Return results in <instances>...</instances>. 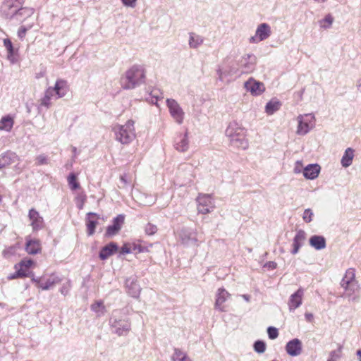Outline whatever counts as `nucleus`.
<instances>
[{
	"mask_svg": "<svg viewBox=\"0 0 361 361\" xmlns=\"http://www.w3.org/2000/svg\"><path fill=\"white\" fill-rule=\"evenodd\" d=\"M226 135L232 147L240 149L248 148L249 142L247 138V130L238 123L231 122L229 123L226 130Z\"/></svg>",
	"mask_w": 361,
	"mask_h": 361,
	"instance_id": "nucleus-1",
	"label": "nucleus"
},
{
	"mask_svg": "<svg viewBox=\"0 0 361 361\" xmlns=\"http://www.w3.org/2000/svg\"><path fill=\"white\" fill-rule=\"evenodd\" d=\"M344 293L343 296L349 300L357 301L359 298L360 286L355 278V270L348 269L340 283Z\"/></svg>",
	"mask_w": 361,
	"mask_h": 361,
	"instance_id": "nucleus-2",
	"label": "nucleus"
},
{
	"mask_svg": "<svg viewBox=\"0 0 361 361\" xmlns=\"http://www.w3.org/2000/svg\"><path fill=\"white\" fill-rule=\"evenodd\" d=\"M145 81V72L142 66L135 65L128 70L121 78V84L123 89L130 90L139 87Z\"/></svg>",
	"mask_w": 361,
	"mask_h": 361,
	"instance_id": "nucleus-3",
	"label": "nucleus"
},
{
	"mask_svg": "<svg viewBox=\"0 0 361 361\" xmlns=\"http://www.w3.org/2000/svg\"><path fill=\"white\" fill-rule=\"evenodd\" d=\"M116 139L122 144L130 143L135 137L134 121L128 120L123 125H116L114 128Z\"/></svg>",
	"mask_w": 361,
	"mask_h": 361,
	"instance_id": "nucleus-4",
	"label": "nucleus"
},
{
	"mask_svg": "<svg viewBox=\"0 0 361 361\" xmlns=\"http://www.w3.org/2000/svg\"><path fill=\"white\" fill-rule=\"evenodd\" d=\"M298 126L296 134L305 135L315 126V117L312 114H300L297 117Z\"/></svg>",
	"mask_w": 361,
	"mask_h": 361,
	"instance_id": "nucleus-5",
	"label": "nucleus"
},
{
	"mask_svg": "<svg viewBox=\"0 0 361 361\" xmlns=\"http://www.w3.org/2000/svg\"><path fill=\"white\" fill-rule=\"evenodd\" d=\"M13 165V169L17 173L22 172L23 167L20 157L15 152L8 151L0 155V168Z\"/></svg>",
	"mask_w": 361,
	"mask_h": 361,
	"instance_id": "nucleus-6",
	"label": "nucleus"
},
{
	"mask_svg": "<svg viewBox=\"0 0 361 361\" xmlns=\"http://www.w3.org/2000/svg\"><path fill=\"white\" fill-rule=\"evenodd\" d=\"M198 213L207 214L215 208L214 200L211 195L200 194L196 198Z\"/></svg>",
	"mask_w": 361,
	"mask_h": 361,
	"instance_id": "nucleus-7",
	"label": "nucleus"
},
{
	"mask_svg": "<svg viewBox=\"0 0 361 361\" xmlns=\"http://www.w3.org/2000/svg\"><path fill=\"white\" fill-rule=\"evenodd\" d=\"M32 8L19 6L9 10L8 13H1L2 16L7 19L15 20L17 22H23L33 14Z\"/></svg>",
	"mask_w": 361,
	"mask_h": 361,
	"instance_id": "nucleus-8",
	"label": "nucleus"
},
{
	"mask_svg": "<svg viewBox=\"0 0 361 361\" xmlns=\"http://www.w3.org/2000/svg\"><path fill=\"white\" fill-rule=\"evenodd\" d=\"M167 106L170 114L176 123L180 124L184 119V112L180 105L174 99H167Z\"/></svg>",
	"mask_w": 361,
	"mask_h": 361,
	"instance_id": "nucleus-9",
	"label": "nucleus"
},
{
	"mask_svg": "<svg viewBox=\"0 0 361 361\" xmlns=\"http://www.w3.org/2000/svg\"><path fill=\"white\" fill-rule=\"evenodd\" d=\"M257 57L252 54H247L241 57L238 66L242 68L241 73H250L255 69Z\"/></svg>",
	"mask_w": 361,
	"mask_h": 361,
	"instance_id": "nucleus-10",
	"label": "nucleus"
},
{
	"mask_svg": "<svg viewBox=\"0 0 361 361\" xmlns=\"http://www.w3.org/2000/svg\"><path fill=\"white\" fill-rule=\"evenodd\" d=\"M125 288L127 293L133 298H139L141 288L135 276H130L126 280Z\"/></svg>",
	"mask_w": 361,
	"mask_h": 361,
	"instance_id": "nucleus-11",
	"label": "nucleus"
},
{
	"mask_svg": "<svg viewBox=\"0 0 361 361\" xmlns=\"http://www.w3.org/2000/svg\"><path fill=\"white\" fill-rule=\"evenodd\" d=\"M286 351L291 357H297L302 352V343L298 338H293L286 345Z\"/></svg>",
	"mask_w": 361,
	"mask_h": 361,
	"instance_id": "nucleus-12",
	"label": "nucleus"
},
{
	"mask_svg": "<svg viewBox=\"0 0 361 361\" xmlns=\"http://www.w3.org/2000/svg\"><path fill=\"white\" fill-rule=\"evenodd\" d=\"M303 295L304 290L302 288L298 289L297 291L290 295L288 301V307L290 312L294 311L302 305Z\"/></svg>",
	"mask_w": 361,
	"mask_h": 361,
	"instance_id": "nucleus-13",
	"label": "nucleus"
},
{
	"mask_svg": "<svg viewBox=\"0 0 361 361\" xmlns=\"http://www.w3.org/2000/svg\"><path fill=\"white\" fill-rule=\"evenodd\" d=\"M230 296V293L224 288H219L216 296L215 307L221 312H224L225 306L224 304Z\"/></svg>",
	"mask_w": 361,
	"mask_h": 361,
	"instance_id": "nucleus-14",
	"label": "nucleus"
},
{
	"mask_svg": "<svg viewBox=\"0 0 361 361\" xmlns=\"http://www.w3.org/2000/svg\"><path fill=\"white\" fill-rule=\"evenodd\" d=\"M190 146L188 133L186 131L180 134L175 141V149L180 152H185Z\"/></svg>",
	"mask_w": 361,
	"mask_h": 361,
	"instance_id": "nucleus-15",
	"label": "nucleus"
},
{
	"mask_svg": "<svg viewBox=\"0 0 361 361\" xmlns=\"http://www.w3.org/2000/svg\"><path fill=\"white\" fill-rule=\"evenodd\" d=\"M112 326L115 329V332L118 336H126L130 330V323L128 320L114 321Z\"/></svg>",
	"mask_w": 361,
	"mask_h": 361,
	"instance_id": "nucleus-16",
	"label": "nucleus"
},
{
	"mask_svg": "<svg viewBox=\"0 0 361 361\" xmlns=\"http://www.w3.org/2000/svg\"><path fill=\"white\" fill-rule=\"evenodd\" d=\"M30 226L34 231L39 230L43 227V218L39 215V212L34 209L29 211L28 214Z\"/></svg>",
	"mask_w": 361,
	"mask_h": 361,
	"instance_id": "nucleus-17",
	"label": "nucleus"
},
{
	"mask_svg": "<svg viewBox=\"0 0 361 361\" xmlns=\"http://www.w3.org/2000/svg\"><path fill=\"white\" fill-rule=\"evenodd\" d=\"M321 167L319 164H308L304 168L303 176L308 180L317 178L320 173Z\"/></svg>",
	"mask_w": 361,
	"mask_h": 361,
	"instance_id": "nucleus-18",
	"label": "nucleus"
},
{
	"mask_svg": "<svg viewBox=\"0 0 361 361\" xmlns=\"http://www.w3.org/2000/svg\"><path fill=\"white\" fill-rule=\"evenodd\" d=\"M124 222V216L118 215L116 216L113 221V224L108 226L106 228V235L108 236H113L118 233V232L121 230V226Z\"/></svg>",
	"mask_w": 361,
	"mask_h": 361,
	"instance_id": "nucleus-19",
	"label": "nucleus"
},
{
	"mask_svg": "<svg viewBox=\"0 0 361 361\" xmlns=\"http://www.w3.org/2000/svg\"><path fill=\"white\" fill-rule=\"evenodd\" d=\"M64 96L63 92H45L44 96L41 99V104L48 106L53 100Z\"/></svg>",
	"mask_w": 361,
	"mask_h": 361,
	"instance_id": "nucleus-20",
	"label": "nucleus"
},
{
	"mask_svg": "<svg viewBox=\"0 0 361 361\" xmlns=\"http://www.w3.org/2000/svg\"><path fill=\"white\" fill-rule=\"evenodd\" d=\"M255 32L260 40H265L269 38L271 34V27L267 23H261L257 26Z\"/></svg>",
	"mask_w": 361,
	"mask_h": 361,
	"instance_id": "nucleus-21",
	"label": "nucleus"
},
{
	"mask_svg": "<svg viewBox=\"0 0 361 361\" xmlns=\"http://www.w3.org/2000/svg\"><path fill=\"white\" fill-rule=\"evenodd\" d=\"M310 245L315 250H320L326 247V239L322 235H312L309 240Z\"/></svg>",
	"mask_w": 361,
	"mask_h": 361,
	"instance_id": "nucleus-22",
	"label": "nucleus"
},
{
	"mask_svg": "<svg viewBox=\"0 0 361 361\" xmlns=\"http://www.w3.org/2000/svg\"><path fill=\"white\" fill-rule=\"evenodd\" d=\"M25 0H4L1 7V13H8L12 8L23 6Z\"/></svg>",
	"mask_w": 361,
	"mask_h": 361,
	"instance_id": "nucleus-23",
	"label": "nucleus"
},
{
	"mask_svg": "<svg viewBox=\"0 0 361 361\" xmlns=\"http://www.w3.org/2000/svg\"><path fill=\"white\" fill-rule=\"evenodd\" d=\"M354 157H355V150L351 147L347 148L345 150L344 154L342 156V158L341 160V164L342 166L344 168H347V167L350 166L353 163Z\"/></svg>",
	"mask_w": 361,
	"mask_h": 361,
	"instance_id": "nucleus-24",
	"label": "nucleus"
},
{
	"mask_svg": "<svg viewBox=\"0 0 361 361\" xmlns=\"http://www.w3.org/2000/svg\"><path fill=\"white\" fill-rule=\"evenodd\" d=\"M118 250V246L114 243H111L104 246L99 252V257L101 259L104 260L111 256Z\"/></svg>",
	"mask_w": 361,
	"mask_h": 361,
	"instance_id": "nucleus-25",
	"label": "nucleus"
},
{
	"mask_svg": "<svg viewBox=\"0 0 361 361\" xmlns=\"http://www.w3.org/2000/svg\"><path fill=\"white\" fill-rule=\"evenodd\" d=\"M25 250L30 255H35L41 251L40 243L37 240L27 239Z\"/></svg>",
	"mask_w": 361,
	"mask_h": 361,
	"instance_id": "nucleus-26",
	"label": "nucleus"
},
{
	"mask_svg": "<svg viewBox=\"0 0 361 361\" xmlns=\"http://www.w3.org/2000/svg\"><path fill=\"white\" fill-rule=\"evenodd\" d=\"M14 124V118L10 115L3 116L0 119V130L10 132Z\"/></svg>",
	"mask_w": 361,
	"mask_h": 361,
	"instance_id": "nucleus-27",
	"label": "nucleus"
},
{
	"mask_svg": "<svg viewBox=\"0 0 361 361\" xmlns=\"http://www.w3.org/2000/svg\"><path fill=\"white\" fill-rule=\"evenodd\" d=\"M32 281L37 283V286L41 288L42 290H47L52 287L55 283L59 282V280L55 276H50L44 282L42 279H32Z\"/></svg>",
	"mask_w": 361,
	"mask_h": 361,
	"instance_id": "nucleus-28",
	"label": "nucleus"
},
{
	"mask_svg": "<svg viewBox=\"0 0 361 361\" xmlns=\"http://www.w3.org/2000/svg\"><path fill=\"white\" fill-rule=\"evenodd\" d=\"M180 238L181 243L184 245L190 246L197 245V239L188 231H182L180 233Z\"/></svg>",
	"mask_w": 361,
	"mask_h": 361,
	"instance_id": "nucleus-29",
	"label": "nucleus"
},
{
	"mask_svg": "<svg viewBox=\"0 0 361 361\" xmlns=\"http://www.w3.org/2000/svg\"><path fill=\"white\" fill-rule=\"evenodd\" d=\"M87 219V228L88 235H92L94 233V230L97 224V216L94 213H89Z\"/></svg>",
	"mask_w": 361,
	"mask_h": 361,
	"instance_id": "nucleus-30",
	"label": "nucleus"
},
{
	"mask_svg": "<svg viewBox=\"0 0 361 361\" xmlns=\"http://www.w3.org/2000/svg\"><path fill=\"white\" fill-rule=\"evenodd\" d=\"M245 90H264V86L262 82L255 80L250 78L244 83Z\"/></svg>",
	"mask_w": 361,
	"mask_h": 361,
	"instance_id": "nucleus-31",
	"label": "nucleus"
},
{
	"mask_svg": "<svg viewBox=\"0 0 361 361\" xmlns=\"http://www.w3.org/2000/svg\"><path fill=\"white\" fill-rule=\"evenodd\" d=\"M281 106L280 101L276 98L271 99L265 106V111L267 114L271 115L278 111Z\"/></svg>",
	"mask_w": 361,
	"mask_h": 361,
	"instance_id": "nucleus-32",
	"label": "nucleus"
},
{
	"mask_svg": "<svg viewBox=\"0 0 361 361\" xmlns=\"http://www.w3.org/2000/svg\"><path fill=\"white\" fill-rule=\"evenodd\" d=\"M189 37V47L192 49H197L198 48L201 44H202L204 42V38L195 33V32H190Z\"/></svg>",
	"mask_w": 361,
	"mask_h": 361,
	"instance_id": "nucleus-33",
	"label": "nucleus"
},
{
	"mask_svg": "<svg viewBox=\"0 0 361 361\" xmlns=\"http://www.w3.org/2000/svg\"><path fill=\"white\" fill-rule=\"evenodd\" d=\"M171 359L172 361H191L187 353L178 348L174 349Z\"/></svg>",
	"mask_w": 361,
	"mask_h": 361,
	"instance_id": "nucleus-34",
	"label": "nucleus"
},
{
	"mask_svg": "<svg viewBox=\"0 0 361 361\" xmlns=\"http://www.w3.org/2000/svg\"><path fill=\"white\" fill-rule=\"evenodd\" d=\"M34 264V262L31 259H24L20 263L15 265V269H24L25 276H29L28 270Z\"/></svg>",
	"mask_w": 361,
	"mask_h": 361,
	"instance_id": "nucleus-35",
	"label": "nucleus"
},
{
	"mask_svg": "<svg viewBox=\"0 0 361 361\" xmlns=\"http://www.w3.org/2000/svg\"><path fill=\"white\" fill-rule=\"evenodd\" d=\"M4 45L8 51V56H7L8 59L11 63H14L15 62V59L13 57L14 49H13V44H12L11 41L9 39H4Z\"/></svg>",
	"mask_w": 361,
	"mask_h": 361,
	"instance_id": "nucleus-36",
	"label": "nucleus"
},
{
	"mask_svg": "<svg viewBox=\"0 0 361 361\" xmlns=\"http://www.w3.org/2000/svg\"><path fill=\"white\" fill-rule=\"evenodd\" d=\"M67 181L71 190H77L80 188V184L78 182L77 176L75 173H70L67 178Z\"/></svg>",
	"mask_w": 361,
	"mask_h": 361,
	"instance_id": "nucleus-37",
	"label": "nucleus"
},
{
	"mask_svg": "<svg viewBox=\"0 0 361 361\" xmlns=\"http://www.w3.org/2000/svg\"><path fill=\"white\" fill-rule=\"evenodd\" d=\"M92 310L99 316L103 314L105 312V307L102 301H97L92 305Z\"/></svg>",
	"mask_w": 361,
	"mask_h": 361,
	"instance_id": "nucleus-38",
	"label": "nucleus"
},
{
	"mask_svg": "<svg viewBox=\"0 0 361 361\" xmlns=\"http://www.w3.org/2000/svg\"><path fill=\"white\" fill-rule=\"evenodd\" d=\"M68 87H68V82L66 80H58L56 82L54 87L52 90L49 88L47 90H61L68 89Z\"/></svg>",
	"mask_w": 361,
	"mask_h": 361,
	"instance_id": "nucleus-39",
	"label": "nucleus"
},
{
	"mask_svg": "<svg viewBox=\"0 0 361 361\" xmlns=\"http://www.w3.org/2000/svg\"><path fill=\"white\" fill-rule=\"evenodd\" d=\"M18 250V247L16 245L8 247L3 250V256L6 258H8L13 255H14Z\"/></svg>",
	"mask_w": 361,
	"mask_h": 361,
	"instance_id": "nucleus-40",
	"label": "nucleus"
},
{
	"mask_svg": "<svg viewBox=\"0 0 361 361\" xmlns=\"http://www.w3.org/2000/svg\"><path fill=\"white\" fill-rule=\"evenodd\" d=\"M305 239H306L305 232L302 230H300L297 232L293 241L302 245Z\"/></svg>",
	"mask_w": 361,
	"mask_h": 361,
	"instance_id": "nucleus-41",
	"label": "nucleus"
},
{
	"mask_svg": "<svg viewBox=\"0 0 361 361\" xmlns=\"http://www.w3.org/2000/svg\"><path fill=\"white\" fill-rule=\"evenodd\" d=\"M157 231V227L156 225L151 223H147L145 226V232L148 235H152Z\"/></svg>",
	"mask_w": 361,
	"mask_h": 361,
	"instance_id": "nucleus-42",
	"label": "nucleus"
},
{
	"mask_svg": "<svg viewBox=\"0 0 361 361\" xmlns=\"http://www.w3.org/2000/svg\"><path fill=\"white\" fill-rule=\"evenodd\" d=\"M304 168L305 167L303 166L302 161H300V160L296 161L293 166V173L295 174H299L300 173H303Z\"/></svg>",
	"mask_w": 361,
	"mask_h": 361,
	"instance_id": "nucleus-43",
	"label": "nucleus"
},
{
	"mask_svg": "<svg viewBox=\"0 0 361 361\" xmlns=\"http://www.w3.org/2000/svg\"><path fill=\"white\" fill-rule=\"evenodd\" d=\"M132 245V252L135 253H141L147 251V249L142 247L140 244H137L135 243H131Z\"/></svg>",
	"mask_w": 361,
	"mask_h": 361,
	"instance_id": "nucleus-44",
	"label": "nucleus"
},
{
	"mask_svg": "<svg viewBox=\"0 0 361 361\" xmlns=\"http://www.w3.org/2000/svg\"><path fill=\"white\" fill-rule=\"evenodd\" d=\"M25 274L24 271V269H16V272L15 274H12L8 276V279L11 280L16 278H20V277H25Z\"/></svg>",
	"mask_w": 361,
	"mask_h": 361,
	"instance_id": "nucleus-45",
	"label": "nucleus"
},
{
	"mask_svg": "<svg viewBox=\"0 0 361 361\" xmlns=\"http://www.w3.org/2000/svg\"><path fill=\"white\" fill-rule=\"evenodd\" d=\"M255 350L259 353H262L265 351L266 345L262 341H257L254 345Z\"/></svg>",
	"mask_w": 361,
	"mask_h": 361,
	"instance_id": "nucleus-46",
	"label": "nucleus"
},
{
	"mask_svg": "<svg viewBox=\"0 0 361 361\" xmlns=\"http://www.w3.org/2000/svg\"><path fill=\"white\" fill-rule=\"evenodd\" d=\"M313 215L314 214L312 210L310 209H307L304 211V213L302 214V219L305 222L309 223L312 221Z\"/></svg>",
	"mask_w": 361,
	"mask_h": 361,
	"instance_id": "nucleus-47",
	"label": "nucleus"
},
{
	"mask_svg": "<svg viewBox=\"0 0 361 361\" xmlns=\"http://www.w3.org/2000/svg\"><path fill=\"white\" fill-rule=\"evenodd\" d=\"M267 333H268L269 338H271V339H275L279 336L278 330L275 327H272V326L269 327L267 329Z\"/></svg>",
	"mask_w": 361,
	"mask_h": 361,
	"instance_id": "nucleus-48",
	"label": "nucleus"
},
{
	"mask_svg": "<svg viewBox=\"0 0 361 361\" xmlns=\"http://www.w3.org/2000/svg\"><path fill=\"white\" fill-rule=\"evenodd\" d=\"M86 200V197L85 195H80L76 197V204L78 207L81 209H82L84 204Z\"/></svg>",
	"mask_w": 361,
	"mask_h": 361,
	"instance_id": "nucleus-49",
	"label": "nucleus"
},
{
	"mask_svg": "<svg viewBox=\"0 0 361 361\" xmlns=\"http://www.w3.org/2000/svg\"><path fill=\"white\" fill-rule=\"evenodd\" d=\"M333 20H334V19L331 15L329 14V15L326 16L325 18L322 20V22L326 23L327 25L321 24V27H322L324 28H327V27H330V25L333 23Z\"/></svg>",
	"mask_w": 361,
	"mask_h": 361,
	"instance_id": "nucleus-50",
	"label": "nucleus"
},
{
	"mask_svg": "<svg viewBox=\"0 0 361 361\" xmlns=\"http://www.w3.org/2000/svg\"><path fill=\"white\" fill-rule=\"evenodd\" d=\"M121 252L122 254H129V253H132V245H131V243H125L122 247H121Z\"/></svg>",
	"mask_w": 361,
	"mask_h": 361,
	"instance_id": "nucleus-51",
	"label": "nucleus"
},
{
	"mask_svg": "<svg viewBox=\"0 0 361 361\" xmlns=\"http://www.w3.org/2000/svg\"><path fill=\"white\" fill-rule=\"evenodd\" d=\"M302 245L301 244H299L298 243H295L293 241V249L292 250V254L293 255H295L298 252L300 247L302 246Z\"/></svg>",
	"mask_w": 361,
	"mask_h": 361,
	"instance_id": "nucleus-52",
	"label": "nucleus"
},
{
	"mask_svg": "<svg viewBox=\"0 0 361 361\" xmlns=\"http://www.w3.org/2000/svg\"><path fill=\"white\" fill-rule=\"evenodd\" d=\"M121 1L125 6L133 8L135 6L136 0H121Z\"/></svg>",
	"mask_w": 361,
	"mask_h": 361,
	"instance_id": "nucleus-53",
	"label": "nucleus"
},
{
	"mask_svg": "<svg viewBox=\"0 0 361 361\" xmlns=\"http://www.w3.org/2000/svg\"><path fill=\"white\" fill-rule=\"evenodd\" d=\"M264 267L270 269H274L277 267V264L275 262H268L265 264Z\"/></svg>",
	"mask_w": 361,
	"mask_h": 361,
	"instance_id": "nucleus-54",
	"label": "nucleus"
},
{
	"mask_svg": "<svg viewBox=\"0 0 361 361\" xmlns=\"http://www.w3.org/2000/svg\"><path fill=\"white\" fill-rule=\"evenodd\" d=\"M26 31L27 29L25 27H21L18 32V37L20 38L25 37Z\"/></svg>",
	"mask_w": 361,
	"mask_h": 361,
	"instance_id": "nucleus-55",
	"label": "nucleus"
},
{
	"mask_svg": "<svg viewBox=\"0 0 361 361\" xmlns=\"http://www.w3.org/2000/svg\"><path fill=\"white\" fill-rule=\"evenodd\" d=\"M249 41L250 43H258V42H261L262 40L259 39V37L255 33V35L251 37L250 38Z\"/></svg>",
	"mask_w": 361,
	"mask_h": 361,
	"instance_id": "nucleus-56",
	"label": "nucleus"
},
{
	"mask_svg": "<svg viewBox=\"0 0 361 361\" xmlns=\"http://www.w3.org/2000/svg\"><path fill=\"white\" fill-rule=\"evenodd\" d=\"M233 66H234V64L231 67V69L228 71L229 75H232L238 73V68Z\"/></svg>",
	"mask_w": 361,
	"mask_h": 361,
	"instance_id": "nucleus-57",
	"label": "nucleus"
},
{
	"mask_svg": "<svg viewBox=\"0 0 361 361\" xmlns=\"http://www.w3.org/2000/svg\"><path fill=\"white\" fill-rule=\"evenodd\" d=\"M157 101H158L157 97L154 96V97H152V99L149 102L152 104H157Z\"/></svg>",
	"mask_w": 361,
	"mask_h": 361,
	"instance_id": "nucleus-58",
	"label": "nucleus"
},
{
	"mask_svg": "<svg viewBox=\"0 0 361 361\" xmlns=\"http://www.w3.org/2000/svg\"><path fill=\"white\" fill-rule=\"evenodd\" d=\"M241 296L247 302L250 301V296L248 295H242Z\"/></svg>",
	"mask_w": 361,
	"mask_h": 361,
	"instance_id": "nucleus-59",
	"label": "nucleus"
},
{
	"mask_svg": "<svg viewBox=\"0 0 361 361\" xmlns=\"http://www.w3.org/2000/svg\"><path fill=\"white\" fill-rule=\"evenodd\" d=\"M223 74H224L223 72L221 70H219V78L221 80H224Z\"/></svg>",
	"mask_w": 361,
	"mask_h": 361,
	"instance_id": "nucleus-60",
	"label": "nucleus"
},
{
	"mask_svg": "<svg viewBox=\"0 0 361 361\" xmlns=\"http://www.w3.org/2000/svg\"><path fill=\"white\" fill-rule=\"evenodd\" d=\"M357 355L358 357L359 361H361V350H358L357 351Z\"/></svg>",
	"mask_w": 361,
	"mask_h": 361,
	"instance_id": "nucleus-61",
	"label": "nucleus"
},
{
	"mask_svg": "<svg viewBox=\"0 0 361 361\" xmlns=\"http://www.w3.org/2000/svg\"><path fill=\"white\" fill-rule=\"evenodd\" d=\"M121 180L124 183V184H126L127 183V180L125 178L124 176H121Z\"/></svg>",
	"mask_w": 361,
	"mask_h": 361,
	"instance_id": "nucleus-62",
	"label": "nucleus"
},
{
	"mask_svg": "<svg viewBox=\"0 0 361 361\" xmlns=\"http://www.w3.org/2000/svg\"><path fill=\"white\" fill-rule=\"evenodd\" d=\"M305 317H306V318H307L308 320H310V319L312 317V314H305Z\"/></svg>",
	"mask_w": 361,
	"mask_h": 361,
	"instance_id": "nucleus-63",
	"label": "nucleus"
},
{
	"mask_svg": "<svg viewBox=\"0 0 361 361\" xmlns=\"http://www.w3.org/2000/svg\"><path fill=\"white\" fill-rule=\"evenodd\" d=\"M39 159V161L41 163V164H43L44 163V161L45 160L44 158H41V157H39L38 158Z\"/></svg>",
	"mask_w": 361,
	"mask_h": 361,
	"instance_id": "nucleus-64",
	"label": "nucleus"
}]
</instances>
